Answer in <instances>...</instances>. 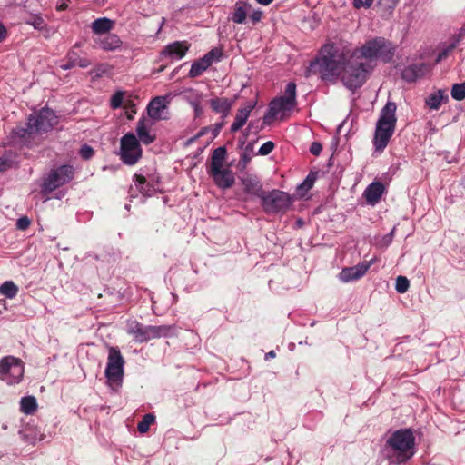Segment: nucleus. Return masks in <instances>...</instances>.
<instances>
[{"label": "nucleus", "instance_id": "nucleus-42", "mask_svg": "<svg viewBox=\"0 0 465 465\" xmlns=\"http://www.w3.org/2000/svg\"><path fill=\"white\" fill-rule=\"evenodd\" d=\"M79 153L83 159L89 160L94 156V151L90 145L84 144L81 147Z\"/></svg>", "mask_w": 465, "mask_h": 465}, {"label": "nucleus", "instance_id": "nucleus-39", "mask_svg": "<svg viewBox=\"0 0 465 465\" xmlns=\"http://www.w3.org/2000/svg\"><path fill=\"white\" fill-rule=\"evenodd\" d=\"M68 59L72 60L75 66H79L81 68H86L91 64V61L89 59L78 57L74 52H70L68 54Z\"/></svg>", "mask_w": 465, "mask_h": 465}, {"label": "nucleus", "instance_id": "nucleus-27", "mask_svg": "<svg viewBox=\"0 0 465 465\" xmlns=\"http://www.w3.org/2000/svg\"><path fill=\"white\" fill-rule=\"evenodd\" d=\"M246 193L253 194L261 198L263 194L262 185L256 177H245L242 180Z\"/></svg>", "mask_w": 465, "mask_h": 465}, {"label": "nucleus", "instance_id": "nucleus-30", "mask_svg": "<svg viewBox=\"0 0 465 465\" xmlns=\"http://www.w3.org/2000/svg\"><path fill=\"white\" fill-rule=\"evenodd\" d=\"M37 401L35 396L22 397L20 400V411L26 415L34 414L37 410Z\"/></svg>", "mask_w": 465, "mask_h": 465}, {"label": "nucleus", "instance_id": "nucleus-7", "mask_svg": "<svg viewBox=\"0 0 465 465\" xmlns=\"http://www.w3.org/2000/svg\"><path fill=\"white\" fill-rule=\"evenodd\" d=\"M124 363L125 361L120 350L117 347H109L104 375L110 388L116 390L122 386Z\"/></svg>", "mask_w": 465, "mask_h": 465}, {"label": "nucleus", "instance_id": "nucleus-49", "mask_svg": "<svg viewBox=\"0 0 465 465\" xmlns=\"http://www.w3.org/2000/svg\"><path fill=\"white\" fill-rule=\"evenodd\" d=\"M7 36L6 27L0 23V43L3 42Z\"/></svg>", "mask_w": 465, "mask_h": 465}, {"label": "nucleus", "instance_id": "nucleus-14", "mask_svg": "<svg viewBox=\"0 0 465 465\" xmlns=\"http://www.w3.org/2000/svg\"><path fill=\"white\" fill-rule=\"evenodd\" d=\"M262 206L268 213L286 211L292 203V198L286 193L272 190L261 195Z\"/></svg>", "mask_w": 465, "mask_h": 465}, {"label": "nucleus", "instance_id": "nucleus-55", "mask_svg": "<svg viewBox=\"0 0 465 465\" xmlns=\"http://www.w3.org/2000/svg\"><path fill=\"white\" fill-rule=\"evenodd\" d=\"M259 4L263 5H268L271 4L273 0H256Z\"/></svg>", "mask_w": 465, "mask_h": 465}, {"label": "nucleus", "instance_id": "nucleus-31", "mask_svg": "<svg viewBox=\"0 0 465 465\" xmlns=\"http://www.w3.org/2000/svg\"><path fill=\"white\" fill-rule=\"evenodd\" d=\"M134 184L136 189L144 196H151L153 192L154 188L152 184L146 182V179L143 176L141 175H134Z\"/></svg>", "mask_w": 465, "mask_h": 465}, {"label": "nucleus", "instance_id": "nucleus-57", "mask_svg": "<svg viewBox=\"0 0 465 465\" xmlns=\"http://www.w3.org/2000/svg\"><path fill=\"white\" fill-rule=\"evenodd\" d=\"M393 232H394V229H393V230L390 232V234L387 236V237L389 238L388 242H391V236H392Z\"/></svg>", "mask_w": 465, "mask_h": 465}, {"label": "nucleus", "instance_id": "nucleus-6", "mask_svg": "<svg viewBox=\"0 0 465 465\" xmlns=\"http://www.w3.org/2000/svg\"><path fill=\"white\" fill-rule=\"evenodd\" d=\"M355 55L369 61L381 59L383 62L391 60L394 54L392 45L382 37H376L367 41L361 47L352 52Z\"/></svg>", "mask_w": 465, "mask_h": 465}, {"label": "nucleus", "instance_id": "nucleus-33", "mask_svg": "<svg viewBox=\"0 0 465 465\" xmlns=\"http://www.w3.org/2000/svg\"><path fill=\"white\" fill-rule=\"evenodd\" d=\"M20 435L25 442L30 444H35L37 441H41L44 439V436L40 434L37 436L36 431L34 429H25L20 431Z\"/></svg>", "mask_w": 465, "mask_h": 465}, {"label": "nucleus", "instance_id": "nucleus-41", "mask_svg": "<svg viewBox=\"0 0 465 465\" xmlns=\"http://www.w3.org/2000/svg\"><path fill=\"white\" fill-rule=\"evenodd\" d=\"M410 286L409 281L404 276H398L396 279L395 289L399 293H404Z\"/></svg>", "mask_w": 465, "mask_h": 465}, {"label": "nucleus", "instance_id": "nucleus-38", "mask_svg": "<svg viewBox=\"0 0 465 465\" xmlns=\"http://www.w3.org/2000/svg\"><path fill=\"white\" fill-rule=\"evenodd\" d=\"M13 134L15 136H17L20 139L25 140L33 134H35V132H31L29 130V119L27 118L26 127L17 126L13 130Z\"/></svg>", "mask_w": 465, "mask_h": 465}, {"label": "nucleus", "instance_id": "nucleus-8", "mask_svg": "<svg viewBox=\"0 0 465 465\" xmlns=\"http://www.w3.org/2000/svg\"><path fill=\"white\" fill-rule=\"evenodd\" d=\"M171 331V327L166 325L161 326H145L136 320H129L126 324V332L133 339L140 343L146 342L152 339L167 336Z\"/></svg>", "mask_w": 465, "mask_h": 465}, {"label": "nucleus", "instance_id": "nucleus-43", "mask_svg": "<svg viewBox=\"0 0 465 465\" xmlns=\"http://www.w3.org/2000/svg\"><path fill=\"white\" fill-rule=\"evenodd\" d=\"M274 148V143L271 141L264 143L259 148V154L261 155H268Z\"/></svg>", "mask_w": 465, "mask_h": 465}, {"label": "nucleus", "instance_id": "nucleus-18", "mask_svg": "<svg viewBox=\"0 0 465 465\" xmlns=\"http://www.w3.org/2000/svg\"><path fill=\"white\" fill-rule=\"evenodd\" d=\"M371 265V262H363L352 267H346L339 273L342 282H350L361 279L365 275Z\"/></svg>", "mask_w": 465, "mask_h": 465}, {"label": "nucleus", "instance_id": "nucleus-25", "mask_svg": "<svg viewBox=\"0 0 465 465\" xmlns=\"http://www.w3.org/2000/svg\"><path fill=\"white\" fill-rule=\"evenodd\" d=\"M449 100L448 95L443 90H438L430 94L426 99V105L431 110H438L442 104L447 103Z\"/></svg>", "mask_w": 465, "mask_h": 465}, {"label": "nucleus", "instance_id": "nucleus-47", "mask_svg": "<svg viewBox=\"0 0 465 465\" xmlns=\"http://www.w3.org/2000/svg\"><path fill=\"white\" fill-rule=\"evenodd\" d=\"M314 183V179L311 178L310 175L307 176V178L304 180V182L298 187L299 190L306 189L309 190L312 187Z\"/></svg>", "mask_w": 465, "mask_h": 465}, {"label": "nucleus", "instance_id": "nucleus-37", "mask_svg": "<svg viewBox=\"0 0 465 465\" xmlns=\"http://www.w3.org/2000/svg\"><path fill=\"white\" fill-rule=\"evenodd\" d=\"M155 418L153 414H145L143 420L138 423V430L141 433H145L149 430L150 426L153 423Z\"/></svg>", "mask_w": 465, "mask_h": 465}, {"label": "nucleus", "instance_id": "nucleus-35", "mask_svg": "<svg viewBox=\"0 0 465 465\" xmlns=\"http://www.w3.org/2000/svg\"><path fill=\"white\" fill-rule=\"evenodd\" d=\"M183 96L191 105H197V103H202L203 101V94L194 89L184 91Z\"/></svg>", "mask_w": 465, "mask_h": 465}, {"label": "nucleus", "instance_id": "nucleus-21", "mask_svg": "<svg viewBox=\"0 0 465 465\" xmlns=\"http://www.w3.org/2000/svg\"><path fill=\"white\" fill-rule=\"evenodd\" d=\"M254 102H248L245 105L237 111L235 119L231 125V132L239 131L247 122L252 110L255 107Z\"/></svg>", "mask_w": 465, "mask_h": 465}, {"label": "nucleus", "instance_id": "nucleus-36", "mask_svg": "<svg viewBox=\"0 0 465 465\" xmlns=\"http://www.w3.org/2000/svg\"><path fill=\"white\" fill-rule=\"evenodd\" d=\"M451 96L456 101H462L465 99V82L452 85Z\"/></svg>", "mask_w": 465, "mask_h": 465}, {"label": "nucleus", "instance_id": "nucleus-10", "mask_svg": "<svg viewBox=\"0 0 465 465\" xmlns=\"http://www.w3.org/2000/svg\"><path fill=\"white\" fill-rule=\"evenodd\" d=\"M25 374V364L17 357L8 355L0 359V381L12 386L22 381Z\"/></svg>", "mask_w": 465, "mask_h": 465}, {"label": "nucleus", "instance_id": "nucleus-11", "mask_svg": "<svg viewBox=\"0 0 465 465\" xmlns=\"http://www.w3.org/2000/svg\"><path fill=\"white\" fill-rule=\"evenodd\" d=\"M143 149L133 133L125 134L120 140L119 156L126 165H134L142 157Z\"/></svg>", "mask_w": 465, "mask_h": 465}, {"label": "nucleus", "instance_id": "nucleus-48", "mask_svg": "<svg viewBox=\"0 0 465 465\" xmlns=\"http://www.w3.org/2000/svg\"><path fill=\"white\" fill-rule=\"evenodd\" d=\"M322 150V144L320 143H317V142L312 143L311 147H310V152L313 155H319L321 153Z\"/></svg>", "mask_w": 465, "mask_h": 465}, {"label": "nucleus", "instance_id": "nucleus-45", "mask_svg": "<svg viewBox=\"0 0 465 465\" xmlns=\"http://www.w3.org/2000/svg\"><path fill=\"white\" fill-rule=\"evenodd\" d=\"M373 0H354L353 5L355 8L360 9L361 7L369 8L371 6Z\"/></svg>", "mask_w": 465, "mask_h": 465}, {"label": "nucleus", "instance_id": "nucleus-24", "mask_svg": "<svg viewBox=\"0 0 465 465\" xmlns=\"http://www.w3.org/2000/svg\"><path fill=\"white\" fill-rule=\"evenodd\" d=\"M427 70L425 64H411L402 70V78L408 82H413L421 77Z\"/></svg>", "mask_w": 465, "mask_h": 465}, {"label": "nucleus", "instance_id": "nucleus-15", "mask_svg": "<svg viewBox=\"0 0 465 465\" xmlns=\"http://www.w3.org/2000/svg\"><path fill=\"white\" fill-rule=\"evenodd\" d=\"M223 53L218 48H213L203 57L194 61L191 66L188 75L195 78L202 75L213 63L219 62Z\"/></svg>", "mask_w": 465, "mask_h": 465}, {"label": "nucleus", "instance_id": "nucleus-51", "mask_svg": "<svg viewBox=\"0 0 465 465\" xmlns=\"http://www.w3.org/2000/svg\"><path fill=\"white\" fill-rule=\"evenodd\" d=\"M201 104L202 103H197V105H191L193 108L195 116H199L202 114L203 111H202Z\"/></svg>", "mask_w": 465, "mask_h": 465}, {"label": "nucleus", "instance_id": "nucleus-28", "mask_svg": "<svg viewBox=\"0 0 465 465\" xmlns=\"http://www.w3.org/2000/svg\"><path fill=\"white\" fill-rule=\"evenodd\" d=\"M17 163V154L11 149L0 154V172L7 171Z\"/></svg>", "mask_w": 465, "mask_h": 465}, {"label": "nucleus", "instance_id": "nucleus-29", "mask_svg": "<svg viewBox=\"0 0 465 465\" xmlns=\"http://www.w3.org/2000/svg\"><path fill=\"white\" fill-rule=\"evenodd\" d=\"M251 5L244 2H237L235 4L234 12L231 19L236 24H243L245 22L247 12L250 10Z\"/></svg>", "mask_w": 465, "mask_h": 465}, {"label": "nucleus", "instance_id": "nucleus-20", "mask_svg": "<svg viewBox=\"0 0 465 465\" xmlns=\"http://www.w3.org/2000/svg\"><path fill=\"white\" fill-rule=\"evenodd\" d=\"M94 42L104 51L114 52L121 49L123 41L115 34H107L103 36H98Z\"/></svg>", "mask_w": 465, "mask_h": 465}, {"label": "nucleus", "instance_id": "nucleus-2", "mask_svg": "<svg viewBox=\"0 0 465 465\" xmlns=\"http://www.w3.org/2000/svg\"><path fill=\"white\" fill-rule=\"evenodd\" d=\"M416 451L415 437L411 429H400L388 436L384 452L391 464H403L413 457Z\"/></svg>", "mask_w": 465, "mask_h": 465}, {"label": "nucleus", "instance_id": "nucleus-13", "mask_svg": "<svg viewBox=\"0 0 465 465\" xmlns=\"http://www.w3.org/2000/svg\"><path fill=\"white\" fill-rule=\"evenodd\" d=\"M74 177V168L71 165H62L52 170L44 180L41 193L47 195L55 189L70 182Z\"/></svg>", "mask_w": 465, "mask_h": 465}, {"label": "nucleus", "instance_id": "nucleus-12", "mask_svg": "<svg viewBox=\"0 0 465 465\" xmlns=\"http://www.w3.org/2000/svg\"><path fill=\"white\" fill-rule=\"evenodd\" d=\"M29 130L36 134H44L51 131L57 124L58 117L49 108L33 112L29 116Z\"/></svg>", "mask_w": 465, "mask_h": 465}, {"label": "nucleus", "instance_id": "nucleus-46", "mask_svg": "<svg viewBox=\"0 0 465 465\" xmlns=\"http://www.w3.org/2000/svg\"><path fill=\"white\" fill-rule=\"evenodd\" d=\"M400 0H380V5L385 9H393Z\"/></svg>", "mask_w": 465, "mask_h": 465}, {"label": "nucleus", "instance_id": "nucleus-16", "mask_svg": "<svg viewBox=\"0 0 465 465\" xmlns=\"http://www.w3.org/2000/svg\"><path fill=\"white\" fill-rule=\"evenodd\" d=\"M190 48V44L186 41H175L167 45L160 53L162 59L170 61L180 60L185 56Z\"/></svg>", "mask_w": 465, "mask_h": 465}, {"label": "nucleus", "instance_id": "nucleus-40", "mask_svg": "<svg viewBox=\"0 0 465 465\" xmlns=\"http://www.w3.org/2000/svg\"><path fill=\"white\" fill-rule=\"evenodd\" d=\"M125 93L124 91H117L110 99V106L113 109L120 108L123 104Z\"/></svg>", "mask_w": 465, "mask_h": 465}, {"label": "nucleus", "instance_id": "nucleus-23", "mask_svg": "<svg viewBox=\"0 0 465 465\" xmlns=\"http://www.w3.org/2000/svg\"><path fill=\"white\" fill-rule=\"evenodd\" d=\"M114 25V21L107 18V17H101L95 19L91 24V29L93 33L98 36H103L104 35H107Z\"/></svg>", "mask_w": 465, "mask_h": 465}, {"label": "nucleus", "instance_id": "nucleus-53", "mask_svg": "<svg viewBox=\"0 0 465 465\" xmlns=\"http://www.w3.org/2000/svg\"><path fill=\"white\" fill-rule=\"evenodd\" d=\"M448 55V50H444L443 52H441L440 54H439L438 57H437V62H440L441 61L443 58H445L446 56Z\"/></svg>", "mask_w": 465, "mask_h": 465}, {"label": "nucleus", "instance_id": "nucleus-1", "mask_svg": "<svg viewBox=\"0 0 465 465\" xmlns=\"http://www.w3.org/2000/svg\"><path fill=\"white\" fill-rule=\"evenodd\" d=\"M347 56V54L333 44H326L322 47L316 60L311 63L307 75L318 74L324 81L335 82L341 77Z\"/></svg>", "mask_w": 465, "mask_h": 465}, {"label": "nucleus", "instance_id": "nucleus-3", "mask_svg": "<svg viewBox=\"0 0 465 465\" xmlns=\"http://www.w3.org/2000/svg\"><path fill=\"white\" fill-rule=\"evenodd\" d=\"M371 70L372 67L369 63L361 61L360 57L351 53L347 56L341 80L347 88L354 90L365 83Z\"/></svg>", "mask_w": 465, "mask_h": 465}, {"label": "nucleus", "instance_id": "nucleus-34", "mask_svg": "<svg viewBox=\"0 0 465 465\" xmlns=\"http://www.w3.org/2000/svg\"><path fill=\"white\" fill-rule=\"evenodd\" d=\"M210 104L213 110L217 113H227L231 107L230 103L226 99H212Z\"/></svg>", "mask_w": 465, "mask_h": 465}, {"label": "nucleus", "instance_id": "nucleus-56", "mask_svg": "<svg viewBox=\"0 0 465 465\" xmlns=\"http://www.w3.org/2000/svg\"><path fill=\"white\" fill-rule=\"evenodd\" d=\"M275 356H276L275 351H269V352L265 355V358H266V359H270V358H274Z\"/></svg>", "mask_w": 465, "mask_h": 465}, {"label": "nucleus", "instance_id": "nucleus-54", "mask_svg": "<svg viewBox=\"0 0 465 465\" xmlns=\"http://www.w3.org/2000/svg\"><path fill=\"white\" fill-rule=\"evenodd\" d=\"M67 6H68L67 4L65 2H64V3L60 4V5H58L56 6V9L58 11H63V10H65L67 8Z\"/></svg>", "mask_w": 465, "mask_h": 465}, {"label": "nucleus", "instance_id": "nucleus-19", "mask_svg": "<svg viewBox=\"0 0 465 465\" xmlns=\"http://www.w3.org/2000/svg\"><path fill=\"white\" fill-rule=\"evenodd\" d=\"M168 104V100L164 96H157L153 98L147 105V114L149 119L155 122L165 119L164 115Z\"/></svg>", "mask_w": 465, "mask_h": 465}, {"label": "nucleus", "instance_id": "nucleus-17", "mask_svg": "<svg viewBox=\"0 0 465 465\" xmlns=\"http://www.w3.org/2000/svg\"><path fill=\"white\" fill-rule=\"evenodd\" d=\"M153 124V121L146 117H142L138 120L135 131L140 143L148 145L155 141L156 135L152 131Z\"/></svg>", "mask_w": 465, "mask_h": 465}, {"label": "nucleus", "instance_id": "nucleus-26", "mask_svg": "<svg viewBox=\"0 0 465 465\" xmlns=\"http://www.w3.org/2000/svg\"><path fill=\"white\" fill-rule=\"evenodd\" d=\"M27 25H32L35 29L44 32L45 36H49L53 31L47 26L44 18L37 14L30 15L25 21Z\"/></svg>", "mask_w": 465, "mask_h": 465}, {"label": "nucleus", "instance_id": "nucleus-44", "mask_svg": "<svg viewBox=\"0 0 465 465\" xmlns=\"http://www.w3.org/2000/svg\"><path fill=\"white\" fill-rule=\"evenodd\" d=\"M30 223L31 221L26 216H23L16 221V227L24 231L29 227Z\"/></svg>", "mask_w": 465, "mask_h": 465}, {"label": "nucleus", "instance_id": "nucleus-52", "mask_svg": "<svg viewBox=\"0 0 465 465\" xmlns=\"http://www.w3.org/2000/svg\"><path fill=\"white\" fill-rule=\"evenodd\" d=\"M73 67H75V65H74V63L72 62V60H70V59H68V62L66 64L61 65V68L64 70H68Z\"/></svg>", "mask_w": 465, "mask_h": 465}, {"label": "nucleus", "instance_id": "nucleus-32", "mask_svg": "<svg viewBox=\"0 0 465 465\" xmlns=\"http://www.w3.org/2000/svg\"><path fill=\"white\" fill-rule=\"evenodd\" d=\"M18 292V287L12 282L6 281L0 286V294L8 299H13Z\"/></svg>", "mask_w": 465, "mask_h": 465}, {"label": "nucleus", "instance_id": "nucleus-4", "mask_svg": "<svg viewBox=\"0 0 465 465\" xmlns=\"http://www.w3.org/2000/svg\"><path fill=\"white\" fill-rule=\"evenodd\" d=\"M396 104L388 102L382 108L376 124L373 144L378 151H382L388 144L396 124Z\"/></svg>", "mask_w": 465, "mask_h": 465}, {"label": "nucleus", "instance_id": "nucleus-50", "mask_svg": "<svg viewBox=\"0 0 465 465\" xmlns=\"http://www.w3.org/2000/svg\"><path fill=\"white\" fill-rule=\"evenodd\" d=\"M262 13L261 11H254L252 15H251V18L252 20L256 23V22H259L262 18Z\"/></svg>", "mask_w": 465, "mask_h": 465}, {"label": "nucleus", "instance_id": "nucleus-22", "mask_svg": "<svg viewBox=\"0 0 465 465\" xmlns=\"http://www.w3.org/2000/svg\"><path fill=\"white\" fill-rule=\"evenodd\" d=\"M385 187L380 182L371 183L364 191L366 201L371 204L377 203L384 193Z\"/></svg>", "mask_w": 465, "mask_h": 465}, {"label": "nucleus", "instance_id": "nucleus-5", "mask_svg": "<svg viewBox=\"0 0 465 465\" xmlns=\"http://www.w3.org/2000/svg\"><path fill=\"white\" fill-rule=\"evenodd\" d=\"M225 158L226 149L224 147L216 148L213 152L208 171L215 184L222 189L232 187L235 181L232 171L228 166H224Z\"/></svg>", "mask_w": 465, "mask_h": 465}, {"label": "nucleus", "instance_id": "nucleus-9", "mask_svg": "<svg viewBox=\"0 0 465 465\" xmlns=\"http://www.w3.org/2000/svg\"><path fill=\"white\" fill-rule=\"evenodd\" d=\"M296 105V84L290 82L285 88V95L280 96L272 100L269 105V111L264 116V123H270L278 114H282V117L286 112H290Z\"/></svg>", "mask_w": 465, "mask_h": 465}]
</instances>
